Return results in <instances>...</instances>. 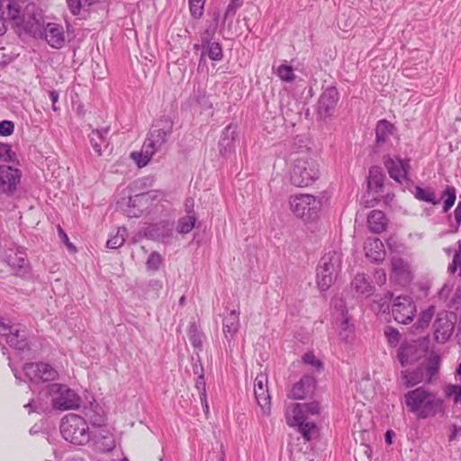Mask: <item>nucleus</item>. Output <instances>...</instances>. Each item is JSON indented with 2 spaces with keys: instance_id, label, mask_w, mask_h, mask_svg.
I'll list each match as a JSON object with an SVG mask.
<instances>
[{
  "instance_id": "nucleus-9",
  "label": "nucleus",
  "mask_w": 461,
  "mask_h": 461,
  "mask_svg": "<svg viewBox=\"0 0 461 461\" xmlns=\"http://www.w3.org/2000/svg\"><path fill=\"white\" fill-rule=\"evenodd\" d=\"M24 375L31 384H38L54 381L58 378V371L48 363H26L23 366Z\"/></svg>"
},
{
  "instance_id": "nucleus-40",
  "label": "nucleus",
  "mask_w": 461,
  "mask_h": 461,
  "mask_svg": "<svg viewBox=\"0 0 461 461\" xmlns=\"http://www.w3.org/2000/svg\"><path fill=\"white\" fill-rule=\"evenodd\" d=\"M196 221V217L194 213L188 214L185 217H182L178 221V231L182 234L189 233L194 227Z\"/></svg>"
},
{
  "instance_id": "nucleus-5",
  "label": "nucleus",
  "mask_w": 461,
  "mask_h": 461,
  "mask_svg": "<svg viewBox=\"0 0 461 461\" xmlns=\"http://www.w3.org/2000/svg\"><path fill=\"white\" fill-rule=\"evenodd\" d=\"M319 177V164L308 155L299 156L294 160L290 180L298 187L310 185Z\"/></svg>"
},
{
  "instance_id": "nucleus-16",
  "label": "nucleus",
  "mask_w": 461,
  "mask_h": 461,
  "mask_svg": "<svg viewBox=\"0 0 461 461\" xmlns=\"http://www.w3.org/2000/svg\"><path fill=\"white\" fill-rule=\"evenodd\" d=\"M254 394L264 414H269L271 402L267 386V376L265 374L257 375L254 383Z\"/></svg>"
},
{
  "instance_id": "nucleus-45",
  "label": "nucleus",
  "mask_w": 461,
  "mask_h": 461,
  "mask_svg": "<svg viewBox=\"0 0 461 461\" xmlns=\"http://www.w3.org/2000/svg\"><path fill=\"white\" fill-rule=\"evenodd\" d=\"M205 0H189V10L193 18L200 19L203 14Z\"/></svg>"
},
{
  "instance_id": "nucleus-26",
  "label": "nucleus",
  "mask_w": 461,
  "mask_h": 461,
  "mask_svg": "<svg viewBox=\"0 0 461 461\" xmlns=\"http://www.w3.org/2000/svg\"><path fill=\"white\" fill-rule=\"evenodd\" d=\"M314 378L311 375H304L297 382L291 390L290 396L294 399H303L307 394L312 392L314 388Z\"/></svg>"
},
{
  "instance_id": "nucleus-14",
  "label": "nucleus",
  "mask_w": 461,
  "mask_h": 461,
  "mask_svg": "<svg viewBox=\"0 0 461 461\" xmlns=\"http://www.w3.org/2000/svg\"><path fill=\"white\" fill-rule=\"evenodd\" d=\"M456 316L447 312L438 313L433 327L435 340L438 343H446L453 334Z\"/></svg>"
},
{
  "instance_id": "nucleus-24",
  "label": "nucleus",
  "mask_w": 461,
  "mask_h": 461,
  "mask_svg": "<svg viewBox=\"0 0 461 461\" xmlns=\"http://www.w3.org/2000/svg\"><path fill=\"white\" fill-rule=\"evenodd\" d=\"M339 337L345 343H351L355 339V324L344 307L339 325Z\"/></svg>"
},
{
  "instance_id": "nucleus-61",
  "label": "nucleus",
  "mask_w": 461,
  "mask_h": 461,
  "mask_svg": "<svg viewBox=\"0 0 461 461\" xmlns=\"http://www.w3.org/2000/svg\"><path fill=\"white\" fill-rule=\"evenodd\" d=\"M12 325H9L5 322H4L2 320H0V336L5 337L7 332H10V327Z\"/></svg>"
},
{
  "instance_id": "nucleus-51",
  "label": "nucleus",
  "mask_w": 461,
  "mask_h": 461,
  "mask_svg": "<svg viewBox=\"0 0 461 461\" xmlns=\"http://www.w3.org/2000/svg\"><path fill=\"white\" fill-rule=\"evenodd\" d=\"M14 130V124L12 121L4 120L0 122V135L10 136Z\"/></svg>"
},
{
  "instance_id": "nucleus-13",
  "label": "nucleus",
  "mask_w": 461,
  "mask_h": 461,
  "mask_svg": "<svg viewBox=\"0 0 461 461\" xmlns=\"http://www.w3.org/2000/svg\"><path fill=\"white\" fill-rule=\"evenodd\" d=\"M35 11L36 5L34 4L26 5L22 26L32 36L42 37L43 29L45 28L43 16L41 11Z\"/></svg>"
},
{
  "instance_id": "nucleus-44",
  "label": "nucleus",
  "mask_w": 461,
  "mask_h": 461,
  "mask_svg": "<svg viewBox=\"0 0 461 461\" xmlns=\"http://www.w3.org/2000/svg\"><path fill=\"white\" fill-rule=\"evenodd\" d=\"M195 387L199 393L202 404L204 406V411H209V406L206 398L205 380L203 375H200L196 380Z\"/></svg>"
},
{
  "instance_id": "nucleus-63",
  "label": "nucleus",
  "mask_w": 461,
  "mask_h": 461,
  "mask_svg": "<svg viewBox=\"0 0 461 461\" xmlns=\"http://www.w3.org/2000/svg\"><path fill=\"white\" fill-rule=\"evenodd\" d=\"M193 371L198 376L200 375H203V367L202 364L200 362L199 363H194L193 365Z\"/></svg>"
},
{
  "instance_id": "nucleus-53",
  "label": "nucleus",
  "mask_w": 461,
  "mask_h": 461,
  "mask_svg": "<svg viewBox=\"0 0 461 461\" xmlns=\"http://www.w3.org/2000/svg\"><path fill=\"white\" fill-rule=\"evenodd\" d=\"M432 315L433 312L430 310L424 312L421 317L418 320V328L424 329L428 327L432 319Z\"/></svg>"
},
{
  "instance_id": "nucleus-50",
  "label": "nucleus",
  "mask_w": 461,
  "mask_h": 461,
  "mask_svg": "<svg viewBox=\"0 0 461 461\" xmlns=\"http://www.w3.org/2000/svg\"><path fill=\"white\" fill-rule=\"evenodd\" d=\"M303 361L307 365H311L316 367L318 370L322 368V363L319 359H316L312 352L305 353L304 356L303 357Z\"/></svg>"
},
{
  "instance_id": "nucleus-52",
  "label": "nucleus",
  "mask_w": 461,
  "mask_h": 461,
  "mask_svg": "<svg viewBox=\"0 0 461 461\" xmlns=\"http://www.w3.org/2000/svg\"><path fill=\"white\" fill-rule=\"evenodd\" d=\"M14 153L8 144L0 142V158L5 161H11Z\"/></svg>"
},
{
  "instance_id": "nucleus-47",
  "label": "nucleus",
  "mask_w": 461,
  "mask_h": 461,
  "mask_svg": "<svg viewBox=\"0 0 461 461\" xmlns=\"http://www.w3.org/2000/svg\"><path fill=\"white\" fill-rule=\"evenodd\" d=\"M276 74L283 81L285 82H292L295 77L293 68L285 64L280 65L277 68Z\"/></svg>"
},
{
  "instance_id": "nucleus-31",
  "label": "nucleus",
  "mask_w": 461,
  "mask_h": 461,
  "mask_svg": "<svg viewBox=\"0 0 461 461\" xmlns=\"http://www.w3.org/2000/svg\"><path fill=\"white\" fill-rule=\"evenodd\" d=\"M366 257L374 261H380L384 258V244L379 239L369 240L365 245Z\"/></svg>"
},
{
  "instance_id": "nucleus-38",
  "label": "nucleus",
  "mask_w": 461,
  "mask_h": 461,
  "mask_svg": "<svg viewBox=\"0 0 461 461\" xmlns=\"http://www.w3.org/2000/svg\"><path fill=\"white\" fill-rule=\"evenodd\" d=\"M413 194L419 201L427 202L434 205L439 203V200L436 199L435 192L430 187L422 188L416 186Z\"/></svg>"
},
{
  "instance_id": "nucleus-22",
  "label": "nucleus",
  "mask_w": 461,
  "mask_h": 461,
  "mask_svg": "<svg viewBox=\"0 0 461 461\" xmlns=\"http://www.w3.org/2000/svg\"><path fill=\"white\" fill-rule=\"evenodd\" d=\"M56 49H60L65 42L63 27L59 24L49 23L43 29L42 37Z\"/></svg>"
},
{
  "instance_id": "nucleus-19",
  "label": "nucleus",
  "mask_w": 461,
  "mask_h": 461,
  "mask_svg": "<svg viewBox=\"0 0 461 461\" xmlns=\"http://www.w3.org/2000/svg\"><path fill=\"white\" fill-rule=\"evenodd\" d=\"M144 235L153 240L168 242L173 235V224L165 221L150 224L145 229Z\"/></svg>"
},
{
  "instance_id": "nucleus-15",
  "label": "nucleus",
  "mask_w": 461,
  "mask_h": 461,
  "mask_svg": "<svg viewBox=\"0 0 461 461\" xmlns=\"http://www.w3.org/2000/svg\"><path fill=\"white\" fill-rule=\"evenodd\" d=\"M21 171L7 165H0V194L12 195L21 181Z\"/></svg>"
},
{
  "instance_id": "nucleus-43",
  "label": "nucleus",
  "mask_w": 461,
  "mask_h": 461,
  "mask_svg": "<svg viewBox=\"0 0 461 461\" xmlns=\"http://www.w3.org/2000/svg\"><path fill=\"white\" fill-rule=\"evenodd\" d=\"M446 396L452 400L455 404L461 405V385L448 384L445 388Z\"/></svg>"
},
{
  "instance_id": "nucleus-54",
  "label": "nucleus",
  "mask_w": 461,
  "mask_h": 461,
  "mask_svg": "<svg viewBox=\"0 0 461 461\" xmlns=\"http://www.w3.org/2000/svg\"><path fill=\"white\" fill-rule=\"evenodd\" d=\"M303 407L304 408L305 414L308 416L315 415L319 413V403L317 402H312L310 403H302Z\"/></svg>"
},
{
  "instance_id": "nucleus-25",
  "label": "nucleus",
  "mask_w": 461,
  "mask_h": 461,
  "mask_svg": "<svg viewBox=\"0 0 461 461\" xmlns=\"http://www.w3.org/2000/svg\"><path fill=\"white\" fill-rule=\"evenodd\" d=\"M239 315L240 312L238 310H232L222 321L223 333L229 346H230V341L234 339L240 326Z\"/></svg>"
},
{
  "instance_id": "nucleus-17",
  "label": "nucleus",
  "mask_w": 461,
  "mask_h": 461,
  "mask_svg": "<svg viewBox=\"0 0 461 461\" xmlns=\"http://www.w3.org/2000/svg\"><path fill=\"white\" fill-rule=\"evenodd\" d=\"M384 166L389 176L398 183H402L407 179L410 170V161L408 159L387 158L384 160Z\"/></svg>"
},
{
  "instance_id": "nucleus-20",
  "label": "nucleus",
  "mask_w": 461,
  "mask_h": 461,
  "mask_svg": "<svg viewBox=\"0 0 461 461\" xmlns=\"http://www.w3.org/2000/svg\"><path fill=\"white\" fill-rule=\"evenodd\" d=\"M6 343L14 349L24 352L29 349L27 342V331L21 325H12L10 332L5 336Z\"/></svg>"
},
{
  "instance_id": "nucleus-59",
  "label": "nucleus",
  "mask_w": 461,
  "mask_h": 461,
  "mask_svg": "<svg viewBox=\"0 0 461 461\" xmlns=\"http://www.w3.org/2000/svg\"><path fill=\"white\" fill-rule=\"evenodd\" d=\"M49 96H50V101H51V103H52V109H53L54 111H57V110H58V108H57V106H56V103L58 102L59 97V92H58V91H56V90H52V91H50V92L49 93Z\"/></svg>"
},
{
  "instance_id": "nucleus-32",
  "label": "nucleus",
  "mask_w": 461,
  "mask_h": 461,
  "mask_svg": "<svg viewBox=\"0 0 461 461\" xmlns=\"http://www.w3.org/2000/svg\"><path fill=\"white\" fill-rule=\"evenodd\" d=\"M109 130V127L93 130L89 135L91 145L98 156L102 155V145L107 141Z\"/></svg>"
},
{
  "instance_id": "nucleus-49",
  "label": "nucleus",
  "mask_w": 461,
  "mask_h": 461,
  "mask_svg": "<svg viewBox=\"0 0 461 461\" xmlns=\"http://www.w3.org/2000/svg\"><path fill=\"white\" fill-rule=\"evenodd\" d=\"M241 0H231L226 8L224 19L226 20L228 18H232L235 15L237 10L241 6Z\"/></svg>"
},
{
  "instance_id": "nucleus-36",
  "label": "nucleus",
  "mask_w": 461,
  "mask_h": 461,
  "mask_svg": "<svg viewBox=\"0 0 461 461\" xmlns=\"http://www.w3.org/2000/svg\"><path fill=\"white\" fill-rule=\"evenodd\" d=\"M108 0H67L69 10L74 15H77L83 9L87 11L95 4H104Z\"/></svg>"
},
{
  "instance_id": "nucleus-29",
  "label": "nucleus",
  "mask_w": 461,
  "mask_h": 461,
  "mask_svg": "<svg viewBox=\"0 0 461 461\" xmlns=\"http://www.w3.org/2000/svg\"><path fill=\"white\" fill-rule=\"evenodd\" d=\"M367 224L374 233L383 232L387 226V219L384 212L379 210L372 211L367 217Z\"/></svg>"
},
{
  "instance_id": "nucleus-39",
  "label": "nucleus",
  "mask_w": 461,
  "mask_h": 461,
  "mask_svg": "<svg viewBox=\"0 0 461 461\" xmlns=\"http://www.w3.org/2000/svg\"><path fill=\"white\" fill-rule=\"evenodd\" d=\"M127 235V229L125 227H119L116 234L107 240L106 247L112 249L122 247L125 242Z\"/></svg>"
},
{
  "instance_id": "nucleus-55",
  "label": "nucleus",
  "mask_w": 461,
  "mask_h": 461,
  "mask_svg": "<svg viewBox=\"0 0 461 461\" xmlns=\"http://www.w3.org/2000/svg\"><path fill=\"white\" fill-rule=\"evenodd\" d=\"M385 335L390 344L398 343L400 339V333L397 330L390 328L387 331H385Z\"/></svg>"
},
{
  "instance_id": "nucleus-2",
  "label": "nucleus",
  "mask_w": 461,
  "mask_h": 461,
  "mask_svg": "<svg viewBox=\"0 0 461 461\" xmlns=\"http://www.w3.org/2000/svg\"><path fill=\"white\" fill-rule=\"evenodd\" d=\"M404 402L408 411L419 420L434 417L444 411L443 401L423 387L407 392L404 394Z\"/></svg>"
},
{
  "instance_id": "nucleus-4",
  "label": "nucleus",
  "mask_w": 461,
  "mask_h": 461,
  "mask_svg": "<svg viewBox=\"0 0 461 461\" xmlns=\"http://www.w3.org/2000/svg\"><path fill=\"white\" fill-rule=\"evenodd\" d=\"M439 357H430L427 361L421 363L415 369L402 370L400 375L401 382L406 387H413L414 385L424 383H430L437 376L439 369Z\"/></svg>"
},
{
  "instance_id": "nucleus-12",
  "label": "nucleus",
  "mask_w": 461,
  "mask_h": 461,
  "mask_svg": "<svg viewBox=\"0 0 461 461\" xmlns=\"http://www.w3.org/2000/svg\"><path fill=\"white\" fill-rule=\"evenodd\" d=\"M339 94L335 86H328L321 95L317 104V116L326 120L333 115Z\"/></svg>"
},
{
  "instance_id": "nucleus-18",
  "label": "nucleus",
  "mask_w": 461,
  "mask_h": 461,
  "mask_svg": "<svg viewBox=\"0 0 461 461\" xmlns=\"http://www.w3.org/2000/svg\"><path fill=\"white\" fill-rule=\"evenodd\" d=\"M391 276L398 284L405 285L412 279L410 265L400 257H393L391 260Z\"/></svg>"
},
{
  "instance_id": "nucleus-1",
  "label": "nucleus",
  "mask_w": 461,
  "mask_h": 461,
  "mask_svg": "<svg viewBox=\"0 0 461 461\" xmlns=\"http://www.w3.org/2000/svg\"><path fill=\"white\" fill-rule=\"evenodd\" d=\"M174 122L168 116H163L157 120L151 126L144 140L140 151L131 154V158L139 167L149 164L152 157L165 147L168 137L173 132Z\"/></svg>"
},
{
  "instance_id": "nucleus-7",
  "label": "nucleus",
  "mask_w": 461,
  "mask_h": 461,
  "mask_svg": "<svg viewBox=\"0 0 461 461\" xmlns=\"http://www.w3.org/2000/svg\"><path fill=\"white\" fill-rule=\"evenodd\" d=\"M60 432L67 441L75 445H83L89 440L86 422L83 418L75 414L61 420Z\"/></svg>"
},
{
  "instance_id": "nucleus-33",
  "label": "nucleus",
  "mask_w": 461,
  "mask_h": 461,
  "mask_svg": "<svg viewBox=\"0 0 461 461\" xmlns=\"http://www.w3.org/2000/svg\"><path fill=\"white\" fill-rule=\"evenodd\" d=\"M6 7V18L14 22L16 25H22L23 20V14H21L22 6L15 0L5 1Z\"/></svg>"
},
{
  "instance_id": "nucleus-46",
  "label": "nucleus",
  "mask_w": 461,
  "mask_h": 461,
  "mask_svg": "<svg viewBox=\"0 0 461 461\" xmlns=\"http://www.w3.org/2000/svg\"><path fill=\"white\" fill-rule=\"evenodd\" d=\"M188 337L191 344L197 348H202L203 339L202 335L199 333L195 323H192L188 329Z\"/></svg>"
},
{
  "instance_id": "nucleus-27",
  "label": "nucleus",
  "mask_w": 461,
  "mask_h": 461,
  "mask_svg": "<svg viewBox=\"0 0 461 461\" xmlns=\"http://www.w3.org/2000/svg\"><path fill=\"white\" fill-rule=\"evenodd\" d=\"M285 418L287 424L295 427L297 424L307 420L304 408L302 403H292L286 409Z\"/></svg>"
},
{
  "instance_id": "nucleus-57",
  "label": "nucleus",
  "mask_w": 461,
  "mask_h": 461,
  "mask_svg": "<svg viewBox=\"0 0 461 461\" xmlns=\"http://www.w3.org/2000/svg\"><path fill=\"white\" fill-rule=\"evenodd\" d=\"M153 182H154L153 177H144V178L135 181L134 184L136 186L146 187V186L152 185Z\"/></svg>"
},
{
  "instance_id": "nucleus-64",
  "label": "nucleus",
  "mask_w": 461,
  "mask_h": 461,
  "mask_svg": "<svg viewBox=\"0 0 461 461\" xmlns=\"http://www.w3.org/2000/svg\"><path fill=\"white\" fill-rule=\"evenodd\" d=\"M394 436V432L393 430H387L385 432V442L388 444V445H391L392 444V438Z\"/></svg>"
},
{
  "instance_id": "nucleus-42",
  "label": "nucleus",
  "mask_w": 461,
  "mask_h": 461,
  "mask_svg": "<svg viewBox=\"0 0 461 461\" xmlns=\"http://www.w3.org/2000/svg\"><path fill=\"white\" fill-rule=\"evenodd\" d=\"M444 197H446V199L444 201L443 212H447L455 204L456 199V188L452 185H447L441 195V198Z\"/></svg>"
},
{
  "instance_id": "nucleus-56",
  "label": "nucleus",
  "mask_w": 461,
  "mask_h": 461,
  "mask_svg": "<svg viewBox=\"0 0 461 461\" xmlns=\"http://www.w3.org/2000/svg\"><path fill=\"white\" fill-rule=\"evenodd\" d=\"M214 33H215V27L207 28L201 36L202 45L211 43Z\"/></svg>"
},
{
  "instance_id": "nucleus-10",
  "label": "nucleus",
  "mask_w": 461,
  "mask_h": 461,
  "mask_svg": "<svg viewBox=\"0 0 461 461\" xmlns=\"http://www.w3.org/2000/svg\"><path fill=\"white\" fill-rule=\"evenodd\" d=\"M290 208L299 218L309 220L315 214L318 209V203L312 194H296L290 197Z\"/></svg>"
},
{
  "instance_id": "nucleus-60",
  "label": "nucleus",
  "mask_w": 461,
  "mask_h": 461,
  "mask_svg": "<svg viewBox=\"0 0 461 461\" xmlns=\"http://www.w3.org/2000/svg\"><path fill=\"white\" fill-rule=\"evenodd\" d=\"M461 433V427H457L456 425L452 426L451 433L448 437V440L451 442L456 438V437Z\"/></svg>"
},
{
  "instance_id": "nucleus-34",
  "label": "nucleus",
  "mask_w": 461,
  "mask_h": 461,
  "mask_svg": "<svg viewBox=\"0 0 461 461\" xmlns=\"http://www.w3.org/2000/svg\"><path fill=\"white\" fill-rule=\"evenodd\" d=\"M352 287L357 294L370 295L373 292V285L365 274H357L351 282Z\"/></svg>"
},
{
  "instance_id": "nucleus-62",
  "label": "nucleus",
  "mask_w": 461,
  "mask_h": 461,
  "mask_svg": "<svg viewBox=\"0 0 461 461\" xmlns=\"http://www.w3.org/2000/svg\"><path fill=\"white\" fill-rule=\"evenodd\" d=\"M454 215L457 225H459L461 223V202L457 203V206L454 211Z\"/></svg>"
},
{
  "instance_id": "nucleus-3",
  "label": "nucleus",
  "mask_w": 461,
  "mask_h": 461,
  "mask_svg": "<svg viewBox=\"0 0 461 461\" xmlns=\"http://www.w3.org/2000/svg\"><path fill=\"white\" fill-rule=\"evenodd\" d=\"M164 200L165 193L160 190H150L130 196L126 213L131 218H138L143 213H153L158 210Z\"/></svg>"
},
{
  "instance_id": "nucleus-6",
  "label": "nucleus",
  "mask_w": 461,
  "mask_h": 461,
  "mask_svg": "<svg viewBox=\"0 0 461 461\" xmlns=\"http://www.w3.org/2000/svg\"><path fill=\"white\" fill-rule=\"evenodd\" d=\"M341 267V255L337 251L326 253L317 267V284L321 290H328Z\"/></svg>"
},
{
  "instance_id": "nucleus-28",
  "label": "nucleus",
  "mask_w": 461,
  "mask_h": 461,
  "mask_svg": "<svg viewBox=\"0 0 461 461\" xmlns=\"http://www.w3.org/2000/svg\"><path fill=\"white\" fill-rule=\"evenodd\" d=\"M385 176L380 167L374 166L369 169L367 187L375 193H380L384 187Z\"/></svg>"
},
{
  "instance_id": "nucleus-11",
  "label": "nucleus",
  "mask_w": 461,
  "mask_h": 461,
  "mask_svg": "<svg viewBox=\"0 0 461 461\" xmlns=\"http://www.w3.org/2000/svg\"><path fill=\"white\" fill-rule=\"evenodd\" d=\"M415 313V303L409 296H398L392 305V315L398 323L407 324L411 322Z\"/></svg>"
},
{
  "instance_id": "nucleus-8",
  "label": "nucleus",
  "mask_w": 461,
  "mask_h": 461,
  "mask_svg": "<svg viewBox=\"0 0 461 461\" xmlns=\"http://www.w3.org/2000/svg\"><path fill=\"white\" fill-rule=\"evenodd\" d=\"M49 393L52 396V407L56 410H75L80 406V396L65 384H52L49 386Z\"/></svg>"
},
{
  "instance_id": "nucleus-37",
  "label": "nucleus",
  "mask_w": 461,
  "mask_h": 461,
  "mask_svg": "<svg viewBox=\"0 0 461 461\" xmlns=\"http://www.w3.org/2000/svg\"><path fill=\"white\" fill-rule=\"evenodd\" d=\"M393 125L386 120H380L375 128V138L377 143H384L392 134Z\"/></svg>"
},
{
  "instance_id": "nucleus-35",
  "label": "nucleus",
  "mask_w": 461,
  "mask_h": 461,
  "mask_svg": "<svg viewBox=\"0 0 461 461\" xmlns=\"http://www.w3.org/2000/svg\"><path fill=\"white\" fill-rule=\"evenodd\" d=\"M202 54L200 63L204 60V56L207 55L212 60L219 61L223 57L222 48L219 42H211L202 45Z\"/></svg>"
},
{
  "instance_id": "nucleus-41",
  "label": "nucleus",
  "mask_w": 461,
  "mask_h": 461,
  "mask_svg": "<svg viewBox=\"0 0 461 461\" xmlns=\"http://www.w3.org/2000/svg\"><path fill=\"white\" fill-rule=\"evenodd\" d=\"M298 431L302 434L305 441H310L312 435L317 432V426L314 422L303 421L297 424Z\"/></svg>"
},
{
  "instance_id": "nucleus-30",
  "label": "nucleus",
  "mask_w": 461,
  "mask_h": 461,
  "mask_svg": "<svg viewBox=\"0 0 461 461\" xmlns=\"http://www.w3.org/2000/svg\"><path fill=\"white\" fill-rule=\"evenodd\" d=\"M236 139L235 130L231 125L227 126L222 133L219 141L220 153L223 156L230 153L234 148V141Z\"/></svg>"
},
{
  "instance_id": "nucleus-23",
  "label": "nucleus",
  "mask_w": 461,
  "mask_h": 461,
  "mask_svg": "<svg viewBox=\"0 0 461 461\" xmlns=\"http://www.w3.org/2000/svg\"><path fill=\"white\" fill-rule=\"evenodd\" d=\"M397 358L402 367L414 364L420 358V350L416 344L404 343L397 350Z\"/></svg>"
},
{
  "instance_id": "nucleus-21",
  "label": "nucleus",
  "mask_w": 461,
  "mask_h": 461,
  "mask_svg": "<svg viewBox=\"0 0 461 461\" xmlns=\"http://www.w3.org/2000/svg\"><path fill=\"white\" fill-rule=\"evenodd\" d=\"M7 264L14 270L15 275L25 276L30 273L31 267L26 255L20 250H11L5 256Z\"/></svg>"
},
{
  "instance_id": "nucleus-48",
  "label": "nucleus",
  "mask_w": 461,
  "mask_h": 461,
  "mask_svg": "<svg viewBox=\"0 0 461 461\" xmlns=\"http://www.w3.org/2000/svg\"><path fill=\"white\" fill-rule=\"evenodd\" d=\"M162 263V257L158 252H152L146 262L147 269L149 271L156 272L159 269Z\"/></svg>"
},
{
  "instance_id": "nucleus-58",
  "label": "nucleus",
  "mask_w": 461,
  "mask_h": 461,
  "mask_svg": "<svg viewBox=\"0 0 461 461\" xmlns=\"http://www.w3.org/2000/svg\"><path fill=\"white\" fill-rule=\"evenodd\" d=\"M59 237L62 239V240L67 244L68 248L70 249V250H76L75 249V246H73L70 242H69V240H68V237L67 236L66 232L60 228L59 227Z\"/></svg>"
}]
</instances>
